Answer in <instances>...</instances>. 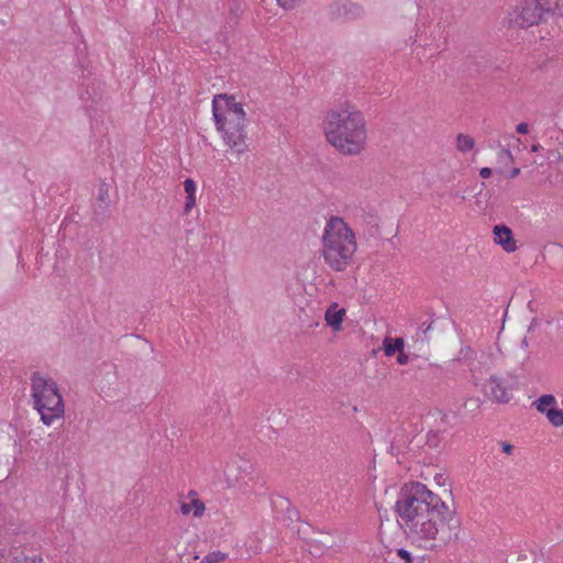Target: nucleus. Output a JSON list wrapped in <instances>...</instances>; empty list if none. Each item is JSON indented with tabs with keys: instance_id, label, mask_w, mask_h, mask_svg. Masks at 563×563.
Listing matches in <instances>:
<instances>
[{
	"instance_id": "423d86ee",
	"label": "nucleus",
	"mask_w": 563,
	"mask_h": 563,
	"mask_svg": "<svg viewBox=\"0 0 563 563\" xmlns=\"http://www.w3.org/2000/svg\"><path fill=\"white\" fill-rule=\"evenodd\" d=\"M223 119V139L225 143L236 153H243L247 150L245 115H224Z\"/></svg>"
},
{
	"instance_id": "2eb2a0df",
	"label": "nucleus",
	"mask_w": 563,
	"mask_h": 563,
	"mask_svg": "<svg viewBox=\"0 0 563 563\" xmlns=\"http://www.w3.org/2000/svg\"><path fill=\"white\" fill-rule=\"evenodd\" d=\"M536 556L532 550H521L510 554L507 559V563H536Z\"/></svg>"
},
{
	"instance_id": "4468645a",
	"label": "nucleus",
	"mask_w": 563,
	"mask_h": 563,
	"mask_svg": "<svg viewBox=\"0 0 563 563\" xmlns=\"http://www.w3.org/2000/svg\"><path fill=\"white\" fill-rule=\"evenodd\" d=\"M206 507L200 499H194L190 503H183L180 511L183 515H189L194 510V517L199 518L203 515Z\"/></svg>"
},
{
	"instance_id": "9b49d317",
	"label": "nucleus",
	"mask_w": 563,
	"mask_h": 563,
	"mask_svg": "<svg viewBox=\"0 0 563 563\" xmlns=\"http://www.w3.org/2000/svg\"><path fill=\"white\" fill-rule=\"evenodd\" d=\"M494 242L503 247L507 253H512L517 250V243L514 238L511 229L501 223L493 228Z\"/></svg>"
},
{
	"instance_id": "393cba45",
	"label": "nucleus",
	"mask_w": 563,
	"mask_h": 563,
	"mask_svg": "<svg viewBox=\"0 0 563 563\" xmlns=\"http://www.w3.org/2000/svg\"><path fill=\"white\" fill-rule=\"evenodd\" d=\"M196 206V195L186 196L184 206V214H189L191 209Z\"/></svg>"
},
{
	"instance_id": "c9c22d12",
	"label": "nucleus",
	"mask_w": 563,
	"mask_h": 563,
	"mask_svg": "<svg viewBox=\"0 0 563 563\" xmlns=\"http://www.w3.org/2000/svg\"><path fill=\"white\" fill-rule=\"evenodd\" d=\"M539 324H540L539 320L537 318H533L528 328V332H532Z\"/></svg>"
},
{
	"instance_id": "f3484780",
	"label": "nucleus",
	"mask_w": 563,
	"mask_h": 563,
	"mask_svg": "<svg viewBox=\"0 0 563 563\" xmlns=\"http://www.w3.org/2000/svg\"><path fill=\"white\" fill-rule=\"evenodd\" d=\"M556 400L555 397L551 394H545L539 397L534 402L533 406L536 409L541 413H547V411L550 409V407H554Z\"/></svg>"
},
{
	"instance_id": "5701e85b",
	"label": "nucleus",
	"mask_w": 563,
	"mask_h": 563,
	"mask_svg": "<svg viewBox=\"0 0 563 563\" xmlns=\"http://www.w3.org/2000/svg\"><path fill=\"white\" fill-rule=\"evenodd\" d=\"M229 9L231 14L230 19H236L242 12L241 0H231Z\"/></svg>"
},
{
	"instance_id": "20e7f679",
	"label": "nucleus",
	"mask_w": 563,
	"mask_h": 563,
	"mask_svg": "<svg viewBox=\"0 0 563 563\" xmlns=\"http://www.w3.org/2000/svg\"><path fill=\"white\" fill-rule=\"evenodd\" d=\"M34 538L26 527L0 525V563H45L33 547Z\"/></svg>"
},
{
	"instance_id": "a211bd4d",
	"label": "nucleus",
	"mask_w": 563,
	"mask_h": 563,
	"mask_svg": "<svg viewBox=\"0 0 563 563\" xmlns=\"http://www.w3.org/2000/svg\"><path fill=\"white\" fill-rule=\"evenodd\" d=\"M475 145V142H474V139L471 137L470 135H466V134H462L460 133L456 137V148L460 151V152H468L471 150H473Z\"/></svg>"
},
{
	"instance_id": "dca6fc26",
	"label": "nucleus",
	"mask_w": 563,
	"mask_h": 563,
	"mask_svg": "<svg viewBox=\"0 0 563 563\" xmlns=\"http://www.w3.org/2000/svg\"><path fill=\"white\" fill-rule=\"evenodd\" d=\"M540 3L548 16L563 15V0H541Z\"/></svg>"
},
{
	"instance_id": "aec40b11",
	"label": "nucleus",
	"mask_w": 563,
	"mask_h": 563,
	"mask_svg": "<svg viewBox=\"0 0 563 563\" xmlns=\"http://www.w3.org/2000/svg\"><path fill=\"white\" fill-rule=\"evenodd\" d=\"M397 555L402 560V563H424V556H412L409 551L404 548L397 550Z\"/></svg>"
},
{
	"instance_id": "a19ab883",
	"label": "nucleus",
	"mask_w": 563,
	"mask_h": 563,
	"mask_svg": "<svg viewBox=\"0 0 563 563\" xmlns=\"http://www.w3.org/2000/svg\"><path fill=\"white\" fill-rule=\"evenodd\" d=\"M460 198L462 201H464L466 199L465 196H463V195H460Z\"/></svg>"
},
{
	"instance_id": "b1692460",
	"label": "nucleus",
	"mask_w": 563,
	"mask_h": 563,
	"mask_svg": "<svg viewBox=\"0 0 563 563\" xmlns=\"http://www.w3.org/2000/svg\"><path fill=\"white\" fill-rule=\"evenodd\" d=\"M184 189L187 196L196 195V183L191 178H186L184 181Z\"/></svg>"
},
{
	"instance_id": "58836bf2",
	"label": "nucleus",
	"mask_w": 563,
	"mask_h": 563,
	"mask_svg": "<svg viewBox=\"0 0 563 563\" xmlns=\"http://www.w3.org/2000/svg\"><path fill=\"white\" fill-rule=\"evenodd\" d=\"M521 346L523 347H528V339L527 338H523L522 341H521Z\"/></svg>"
},
{
	"instance_id": "7c9ffc66",
	"label": "nucleus",
	"mask_w": 563,
	"mask_h": 563,
	"mask_svg": "<svg viewBox=\"0 0 563 563\" xmlns=\"http://www.w3.org/2000/svg\"><path fill=\"white\" fill-rule=\"evenodd\" d=\"M500 444H501V450L504 453H506V454L512 453V451H514L512 444H510L509 442H505V441L500 442Z\"/></svg>"
},
{
	"instance_id": "c756f323",
	"label": "nucleus",
	"mask_w": 563,
	"mask_h": 563,
	"mask_svg": "<svg viewBox=\"0 0 563 563\" xmlns=\"http://www.w3.org/2000/svg\"><path fill=\"white\" fill-rule=\"evenodd\" d=\"M409 361V356L404 352V350H400L398 352V355H397V362L400 364V365H405L407 364Z\"/></svg>"
},
{
	"instance_id": "7ed1b4c3",
	"label": "nucleus",
	"mask_w": 563,
	"mask_h": 563,
	"mask_svg": "<svg viewBox=\"0 0 563 563\" xmlns=\"http://www.w3.org/2000/svg\"><path fill=\"white\" fill-rule=\"evenodd\" d=\"M321 242V254L333 271L343 272L353 262L355 234L343 218L331 216L328 219Z\"/></svg>"
},
{
	"instance_id": "473e14b6",
	"label": "nucleus",
	"mask_w": 563,
	"mask_h": 563,
	"mask_svg": "<svg viewBox=\"0 0 563 563\" xmlns=\"http://www.w3.org/2000/svg\"><path fill=\"white\" fill-rule=\"evenodd\" d=\"M492 174H493V170L489 167H483L479 169V176L482 178H485V179L489 178L492 176Z\"/></svg>"
},
{
	"instance_id": "1a4fd4ad",
	"label": "nucleus",
	"mask_w": 563,
	"mask_h": 563,
	"mask_svg": "<svg viewBox=\"0 0 563 563\" xmlns=\"http://www.w3.org/2000/svg\"><path fill=\"white\" fill-rule=\"evenodd\" d=\"M485 393L494 401L507 404L512 398L511 387L506 378L490 376L485 385Z\"/></svg>"
},
{
	"instance_id": "9d476101",
	"label": "nucleus",
	"mask_w": 563,
	"mask_h": 563,
	"mask_svg": "<svg viewBox=\"0 0 563 563\" xmlns=\"http://www.w3.org/2000/svg\"><path fill=\"white\" fill-rule=\"evenodd\" d=\"M330 13L333 19L354 20L363 15V9L350 1L335 2L330 7Z\"/></svg>"
},
{
	"instance_id": "bb28decb",
	"label": "nucleus",
	"mask_w": 563,
	"mask_h": 563,
	"mask_svg": "<svg viewBox=\"0 0 563 563\" xmlns=\"http://www.w3.org/2000/svg\"><path fill=\"white\" fill-rule=\"evenodd\" d=\"M278 4L285 9H291L299 3H301L303 0H276Z\"/></svg>"
},
{
	"instance_id": "cd10ccee",
	"label": "nucleus",
	"mask_w": 563,
	"mask_h": 563,
	"mask_svg": "<svg viewBox=\"0 0 563 563\" xmlns=\"http://www.w3.org/2000/svg\"><path fill=\"white\" fill-rule=\"evenodd\" d=\"M432 323H433L432 321H431V322H429L428 324H427L426 322H423V323L420 325L419 331H420V332H421V334L423 335V336H421V338H420L422 341H423L424 339H427L426 336H427L428 332L431 330V328H432Z\"/></svg>"
},
{
	"instance_id": "4be33fe9",
	"label": "nucleus",
	"mask_w": 563,
	"mask_h": 563,
	"mask_svg": "<svg viewBox=\"0 0 563 563\" xmlns=\"http://www.w3.org/2000/svg\"><path fill=\"white\" fill-rule=\"evenodd\" d=\"M441 441L440 434L438 431H429L427 434L426 443L430 448H437Z\"/></svg>"
},
{
	"instance_id": "f257e3e1",
	"label": "nucleus",
	"mask_w": 563,
	"mask_h": 563,
	"mask_svg": "<svg viewBox=\"0 0 563 563\" xmlns=\"http://www.w3.org/2000/svg\"><path fill=\"white\" fill-rule=\"evenodd\" d=\"M395 511L426 550L442 551L459 540L461 521L455 509L420 482L401 488Z\"/></svg>"
},
{
	"instance_id": "2f4dec72",
	"label": "nucleus",
	"mask_w": 563,
	"mask_h": 563,
	"mask_svg": "<svg viewBox=\"0 0 563 563\" xmlns=\"http://www.w3.org/2000/svg\"><path fill=\"white\" fill-rule=\"evenodd\" d=\"M314 545H312L316 550L314 553H318L322 550V548L329 549L331 544L324 543L323 541H314Z\"/></svg>"
},
{
	"instance_id": "39448f33",
	"label": "nucleus",
	"mask_w": 563,
	"mask_h": 563,
	"mask_svg": "<svg viewBox=\"0 0 563 563\" xmlns=\"http://www.w3.org/2000/svg\"><path fill=\"white\" fill-rule=\"evenodd\" d=\"M31 388L34 409L38 411L45 426H51L54 420L63 417L65 406L56 382L34 372L31 375Z\"/></svg>"
},
{
	"instance_id": "0eeeda50",
	"label": "nucleus",
	"mask_w": 563,
	"mask_h": 563,
	"mask_svg": "<svg viewBox=\"0 0 563 563\" xmlns=\"http://www.w3.org/2000/svg\"><path fill=\"white\" fill-rule=\"evenodd\" d=\"M541 0H522L515 10V23L521 29L538 25L548 20Z\"/></svg>"
},
{
	"instance_id": "4c0bfd02",
	"label": "nucleus",
	"mask_w": 563,
	"mask_h": 563,
	"mask_svg": "<svg viewBox=\"0 0 563 563\" xmlns=\"http://www.w3.org/2000/svg\"><path fill=\"white\" fill-rule=\"evenodd\" d=\"M540 148H542V146H541L540 144H533V145L531 146V151H532V152H538Z\"/></svg>"
},
{
	"instance_id": "e433bc0d",
	"label": "nucleus",
	"mask_w": 563,
	"mask_h": 563,
	"mask_svg": "<svg viewBox=\"0 0 563 563\" xmlns=\"http://www.w3.org/2000/svg\"><path fill=\"white\" fill-rule=\"evenodd\" d=\"M501 154H504V155L508 156L510 159H512V155L509 150L503 148Z\"/></svg>"
},
{
	"instance_id": "72a5a7b5",
	"label": "nucleus",
	"mask_w": 563,
	"mask_h": 563,
	"mask_svg": "<svg viewBox=\"0 0 563 563\" xmlns=\"http://www.w3.org/2000/svg\"><path fill=\"white\" fill-rule=\"evenodd\" d=\"M529 126L526 122H521L517 125L516 131L520 134L528 133Z\"/></svg>"
},
{
	"instance_id": "ea45409f",
	"label": "nucleus",
	"mask_w": 563,
	"mask_h": 563,
	"mask_svg": "<svg viewBox=\"0 0 563 563\" xmlns=\"http://www.w3.org/2000/svg\"><path fill=\"white\" fill-rule=\"evenodd\" d=\"M390 449H391V450H394V449H395V441H391Z\"/></svg>"
},
{
	"instance_id": "f704fd0d",
	"label": "nucleus",
	"mask_w": 563,
	"mask_h": 563,
	"mask_svg": "<svg viewBox=\"0 0 563 563\" xmlns=\"http://www.w3.org/2000/svg\"><path fill=\"white\" fill-rule=\"evenodd\" d=\"M519 174H520V168H518V167H514V168L509 172L508 178H510V179L516 178L517 176H519Z\"/></svg>"
},
{
	"instance_id": "6e6552de",
	"label": "nucleus",
	"mask_w": 563,
	"mask_h": 563,
	"mask_svg": "<svg viewBox=\"0 0 563 563\" xmlns=\"http://www.w3.org/2000/svg\"><path fill=\"white\" fill-rule=\"evenodd\" d=\"M212 114L218 130H223L224 115H245L242 103L236 102L233 96L217 95L212 100Z\"/></svg>"
},
{
	"instance_id": "f8f14e48",
	"label": "nucleus",
	"mask_w": 563,
	"mask_h": 563,
	"mask_svg": "<svg viewBox=\"0 0 563 563\" xmlns=\"http://www.w3.org/2000/svg\"><path fill=\"white\" fill-rule=\"evenodd\" d=\"M345 316V309L339 308L336 302L331 303L324 314L327 324L334 331H339L342 328L343 318Z\"/></svg>"
},
{
	"instance_id": "f03ea898",
	"label": "nucleus",
	"mask_w": 563,
	"mask_h": 563,
	"mask_svg": "<svg viewBox=\"0 0 563 563\" xmlns=\"http://www.w3.org/2000/svg\"><path fill=\"white\" fill-rule=\"evenodd\" d=\"M327 141L344 155H357L366 142L364 115L358 110L342 109L328 113L324 125Z\"/></svg>"
},
{
	"instance_id": "ddd939ff",
	"label": "nucleus",
	"mask_w": 563,
	"mask_h": 563,
	"mask_svg": "<svg viewBox=\"0 0 563 563\" xmlns=\"http://www.w3.org/2000/svg\"><path fill=\"white\" fill-rule=\"evenodd\" d=\"M405 341L402 338L386 336L383 341V350L386 356H393L400 350H404Z\"/></svg>"
},
{
	"instance_id": "a878e982",
	"label": "nucleus",
	"mask_w": 563,
	"mask_h": 563,
	"mask_svg": "<svg viewBox=\"0 0 563 563\" xmlns=\"http://www.w3.org/2000/svg\"><path fill=\"white\" fill-rule=\"evenodd\" d=\"M473 351L470 346L462 347L457 355V361H466L473 358Z\"/></svg>"
},
{
	"instance_id": "c85d7f7f",
	"label": "nucleus",
	"mask_w": 563,
	"mask_h": 563,
	"mask_svg": "<svg viewBox=\"0 0 563 563\" xmlns=\"http://www.w3.org/2000/svg\"><path fill=\"white\" fill-rule=\"evenodd\" d=\"M108 198V187L104 183H102L99 187V199L101 201H106Z\"/></svg>"
},
{
	"instance_id": "412c9836",
	"label": "nucleus",
	"mask_w": 563,
	"mask_h": 563,
	"mask_svg": "<svg viewBox=\"0 0 563 563\" xmlns=\"http://www.w3.org/2000/svg\"><path fill=\"white\" fill-rule=\"evenodd\" d=\"M227 559V554L221 551H213L207 554L199 563H219Z\"/></svg>"
},
{
	"instance_id": "6ab92c4d",
	"label": "nucleus",
	"mask_w": 563,
	"mask_h": 563,
	"mask_svg": "<svg viewBox=\"0 0 563 563\" xmlns=\"http://www.w3.org/2000/svg\"><path fill=\"white\" fill-rule=\"evenodd\" d=\"M550 423L554 427L563 426V410L556 407H550L545 413Z\"/></svg>"
}]
</instances>
